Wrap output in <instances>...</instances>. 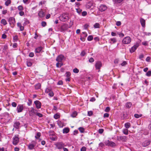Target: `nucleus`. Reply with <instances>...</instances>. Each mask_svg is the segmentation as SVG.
I'll return each instance as SVG.
<instances>
[{"mask_svg":"<svg viewBox=\"0 0 151 151\" xmlns=\"http://www.w3.org/2000/svg\"><path fill=\"white\" fill-rule=\"evenodd\" d=\"M150 143V142L149 141H146L142 143V145L143 147H146Z\"/></svg>","mask_w":151,"mask_h":151,"instance_id":"19","label":"nucleus"},{"mask_svg":"<svg viewBox=\"0 0 151 151\" xmlns=\"http://www.w3.org/2000/svg\"><path fill=\"white\" fill-rule=\"evenodd\" d=\"M109 40L112 41V42L113 44L115 43L116 42V40L115 38H114L110 39Z\"/></svg>","mask_w":151,"mask_h":151,"instance_id":"29","label":"nucleus"},{"mask_svg":"<svg viewBox=\"0 0 151 151\" xmlns=\"http://www.w3.org/2000/svg\"><path fill=\"white\" fill-rule=\"evenodd\" d=\"M125 127L126 129L129 128L130 127V124L129 122H127L125 124Z\"/></svg>","mask_w":151,"mask_h":151,"instance_id":"28","label":"nucleus"},{"mask_svg":"<svg viewBox=\"0 0 151 151\" xmlns=\"http://www.w3.org/2000/svg\"><path fill=\"white\" fill-rule=\"evenodd\" d=\"M1 24H3L4 25H5L7 24V22L6 20L4 19H3L1 20Z\"/></svg>","mask_w":151,"mask_h":151,"instance_id":"21","label":"nucleus"},{"mask_svg":"<svg viewBox=\"0 0 151 151\" xmlns=\"http://www.w3.org/2000/svg\"><path fill=\"white\" fill-rule=\"evenodd\" d=\"M142 44L146 46L148 45V42L147 41H145L144 42H143L142 43Z\"/></svg>","mask_w":151,"mask_h":151,"instance_id":"54","label":"nucleus"},{"mask_svg":"<svg viewBox=\"0 0 151 151\" xmlns=\"http://www.w3.org/2000/svg\"><path fill=\"white\" fill-rule=\"evenodd\" d=\"M34 103L36 105L37 109H40L41 106V103L39 101H34Z\"/></svg>","mask_w":151,"mask_h":151,"instance_id":"14","label":"nucleus"},{"mask_svg":"<svg viewBox=\"0 0 151 151\" xmlns=\"http://www.w3.org/2000/svg\"><path fill=\"white\" fill-rule=\"evenodd\" d=\"M29 102L27 104L28 106H30L32 104V101L30 99H29Z\"/></svg>","mask_w":151,"mask_h":151,"instance_id":"61","label":"nucleus"},{"mask_svg":"<svg viewBox=\"0 0 151 151\" xmlns=\"http://www.w3.org/2000/svg\"><path fill=\"white\" fill-rule=\"evenodd\" d=\"M146 75L148 76H150L151 75V71L149 70L146 74Z\"/></svg>","mask_w":151,"mask_h":151,"instance_id":"44","label":"nucleus"},{"mask_svg":"<svg viewBox=\"0 0 151 151\" xmlns=\"http://www.w3.org/2000/svg\"><path fill=\"white\" fill-rule=\"evenodd\" d=\"M60 115L58 114H55L54 116V118L56 119H57L60 117Z\"/></svg>","mask_w":151,"mask_h":151,"instance_id":"38","label":"nucleus"},{"mask_svg":"<svg viewBox=\"0 0 151 151\" xmlns=\"http://www.w3.org/2000/svg\"><path fill=\"white\" fill-rule=\"evenodd\" d=\"M99 26L100 24L99 23H96L94 25V27L95 28H99Z\"/></svg>","mask_w":151,"mask_h":151,"instance_id":"35","label":"nucleus"},{"mask_svg":"<svg viewBox=\"0 0 151 151\" xmlns=\"http://www.w3.org/2000/svg\"><path fill=\"white\" fill-rule=\"evenodd\" d=\"M36 114L40 117H42L43 116L42 114L40 113L36 112Z\"/></svg>","mask_w":151,"mask_h":151,"instance_id":"46","label":"nucleus"},{"mask_svg":"<svg viewBox=\"0 0 151 151\" xmlns=\"http://www.w3.org/2000/svg\"><path fill=\"white\" fill-rule=\"evenodd\" d=\"M41 84L40 83H38L35 86V88L36 89H40L41 87Z\"/></svg>","mask_w":151,"mask_h":151,"instance_id":"27","label":"nucleus"},{"mask_svg":"<svg viewBox=\"0 0 151 151\" xmlns=\"http://www.w3.org/2000/svg\"><path fill=\"white\" fill-rule=\"evenodd\" d=\"M127 64V63L126 61H123L122 63H121V65L122 66H125Z\"/></svg>","mask_w":151,"mask_h":151,"instance_id":"42","label":"nucleus"},{"mask_svg":"<svg viewBox=\"0 0 151 151\" xmlns=\"http://www.w3.org/2000/svg\"><path fill=\"white\" fill-rule=\"evenodd\" d=\"M38 15L40 17H44L45 14L44 12L42 11V10L41 9L38 13Z\"/></svg>","mask_w":151,"mask_h":151,"instance_id":"18","label":"nucleus"},{"mask_svg":"<svg viewBox=\"0 0 151 151\" xmlns=\"http://www.w3.org/2000/svg\"><path fill=\"white\" fill-rule=\"evenodd\" d=\"M37 110L35 109L33 107L31 108V110L29 111V116H32L34 114H35L36 113Z\"/></svg>","mask_w":151,"mask_h":151,"instance_id":"8","label":"nucleus"},{"mask_svg":"<svg viewBox=\"0 0 151 151\" xmlns=\"http://www.w3.org/2000/svg\"><path fill=\"white\" fill-rule=\"evenodd\" d=\"M19 138L18 137L15 136L13 139V143L14 145H16L19 142Z\"/></svg>","mask_w":151,"mask_h":151,"instance_id":"11","label":"nucleus"},{"mask_svg":"<svg viewBox=\"0 0 151 151\" xmlns=\"http://www.w3.org/2000/svg\"><path fill=\"white\" fill-rule=\"evenodd\" d=\"M144 34L146 35H151V32H144Z\"/></svg>","mask_w":151,"mask_h":151,"instance_id":"62","label":"nucleus"},{"mask_svg":"<svg viewBox=\"0 0 151 151\" xmlns=\"http://www.w3.org/2000/svg\"><path fill=\"white\" fill-rule=\"evenodd\" d=\"M86 148L85 147H83L81 149V151H86Z\"/></svg>","mask_w":151,"mask_h":151,"instance_id":"47","label":"nucleus"},{"mask_svg":"<svg viewBox=\"0 0 151 151\" xmlns=\"http://www.w3.org/2000/svg\"><path fill=\"white\" fill-rule=\"evenodd\" d=\"M123 0H114V3L115 4L120 3L122 2Z\"/></svg>","mask_w":151,"mask_h":151,"instance_id":"34","label":"nucleus"},{"mask_svg":"<svg viewBox=\"0 0 151 151\" xmlns=\"http://www.w3.org/2000/svg\"><path fill=\"white\" fill-rule=\"evenodd\" d=\"M110 110V108L109 107H107L106 108L105 110V111L106 112H109Z\"/></svg>","mask_w":151,"mask_h":151,"instance_id":"49","label":"nucleus"},{"mask_svg":"<svg viewBox=\"0 0 151 151\" xmlns=\"http://www.w3.org/2000/svg\"><path fill=\"white\" fill-rule=\"evenodd\" d=\"M34 56V54L33 52H30L29 54V56L31 57H33Z\"/></svg>","mask_w":151,"mask_h":151,"instance_id":"59","label":"nucleus"},{"mask_svg":"<svg viewBox=\"0 0 151 151\" xmlns=\"http://www.w3.org/2000/svg\"><path fill=\"white\" fill-rule=\"evenodd\" d=\"M11 0H7L5 3V4L6 6H8L11 3Z\"/></svg>","mask_w":151,"mask_h":151,"instance_id":"26","label":"nucleus"},{"mask_svg":"<svg viewBox=\"0 0 151 151\" xmlns=\"http://www.w3.org/2000/svg\"><path fill=\"white\" fill-rule=\"evenodd\" d=\"M122 132L125 135H127L129 133L128 130L127 129H124L123 130Z\"/></svg>","mask_w":151,"mask_h":151,"instance_id":"24","label":"nucleus"},{"mask_svg":"<svg viewBox=\"0 0 151 151\" xmlns=\"http://www.w3.org/2000/svg\"><path fill=\"white\" fill-rule=\"evenodd\" d=\"M146 60L148 62H150V57H147L146 58Z\"/></svg>","mask_w":151,"mask_h":151,"instance_id":"64","label":"nucleus"},{"mask_svg":"<svg viewBox=\"0 0 151 151\" xmlns=\"http://www.w3.org/2000/svg\"><path fill=\"white\" fill-rule=\"evenodd\" d=\"M68 28V26L67 24H63L60 29V31L61 32H64Z\"/></svg>","mask_w":151,"mask_h":151,"instance_id":"7","label":"nucleus"},{"mask_svg":"<svg viewBox=\"0 0 151 151\" xmlns=\"http://www.w3.org/2000/svg\"><path fill=\"white\" fill-rule=\"evenodd\" d=\"M64 56L63 55H59L56 59V61L58 62H61L62 61L65 59Z\"/></svg>","mask_w":151,"mask_h":151,"instance_id":"9","label":"nucleus"},{"mask_svg":"<svg viewBox=\"0 0 151 151\" xmlns=\"http://www.w3.org/2000/svg\"><path fill=\"white\" fill-rule=\"evenodd\" d=\"M102 66V63L101 62L98 61L95 64V67L96 69H99Z\"/></svg>","mask_w":151,"mask_h":151,"instance_id":"12","label":"nucleus"},{"mask_svg":"<svg viewBox=\"0 0 151 151\" xmlns=\"http://www.w3.org/2000/svg\"><path fill=\"white\" fill-rule=\"evenodd\" d=\"M100 134H102L104 132V129H99L98 130Z\"/></svg>","mask_w":151,"mask_h":151,"instance_id":"55","label":"nucleus"},{"mask_svg":"<svg viewBox=\"0 0 151 151\" xmlns=\"http://www.w3.org/2000/svg\"><path fill=\"white\" fill-rule=\"evenodd\" d=\"M132 105V104L130 102H127L126 104V106L127 108H130Z\"/></svg>","mask_w":151,"mask_h":151,"instance_id":"22","label":"nucleus"},{"mask_svg":"<svg viewBox=\"0 0 151 151\" xmlns=\"http://www.w3.org/2000/svg\"><path fill=\"white\" fill-rule=\"evenodd\" d=\"M73 72H74L75 73H78L79 72V70L77 68H75L73 69Z\"/></svg>","mask_w":151,"mask_h":151,"instance_id":"43","label":"nucleus"},{"mask_svg":"<svg viewBox=\"0 0 151 151\" xmlns=\"http://www.w3.org/2000/svg\"><path fill=\"white\" fill-rule=\"evenodd\" d=\"M60 20L63 22H65L68 19V15L67 13H64L59 17Z\"/></svg>","mask_w":151,"mask_h":151,"instance_id":"1","label":"nucleus"},{"mask_svg":"<svg viewBox=\"0 0 151 151\" xmlns=\"http://www.w3.org/2000/svg\"><path fill=\"white\" fill-rule=\"evenodd\" d=\"M43 48L41 46L35 49V52L36 53H39L42 52Z\"/></svg>","mask_w":151,"mask_h":151,"instance_id":"16","label":"nucleus"},{"mask_svg":"<svg viewBox=\"0 0 151 151\" xmlns=\"http://www.w3.org/2000/svg\"><path fill=\"white\" fill-rule=\"evenodd\" d=\"M20 123L19 122H16L14 123V127L16 128H18L19 127Z\"/></svg>","mask_w":151,"mask_h":151,"instance_id":"25","label":"nucleus"},{"mask_svg":"<svg viewBox=\"0 0 151 151\" xmlns=\"http://www.w3.org/2000/svg\"><path fill=\"white\" fill-rule=\"evenodd\" d=\"M32 65V63L30 61L27 62V65L28 66H31Z\"/></svg>","mask_w":151,"mask_h":151,"instance_id":"48","label":"nucleus"},{"mask_svg":"<svg viewBox=\"0 0 151 151\" xmlns=\"http://www.w3.org/2000/svg\"><path fill=\"white\" fill-rule=\"evenodd\" d=\"M55 145L57 148L59 150L62 149V148L65 146L62 142H57L55 144Z\"/></svg>","mask_w":151,"mask_h":151,"instance_id":"4","label":"nucleus"},{"mask_svg":"<svg viewBox=\"0 0 151 151\" xmlns=\"http://www.w3.org/2000/svg\"><path fill=\"white\" fill-rule=\"evenodd\" d=\"M88 115L89 116H91L93 114V112L92 111H88Z\"/></svg>","mask_w":151,"mask_h":151,"instance_id":"57","label":"nucleus"},{"mask_svg":"<svg viewBox=\"0 0 151 151\" xmlns=\"http://www.w3.org/2000/svg\"><path fill=\"white\" fill-rule=\"evenodd\" d=\"M78 129L81 133L85 131L84 129L82 127H80Z\"/></svg>","mask_w":151,"mask_h":151,"instance_id":"33","label":"nucleus"},{"mask_svg":"<svg viewBox=\"0 0 151 151\" xmlns=\"http://www.w3.org/2000/svg\"><path fill=\"white\" fill-rule=\"evenodd\" d=\"M105 144L106 145L109 146L114 147L116 146L115 143L109 140L106 141L105 142Z\"/></svg>","mask_w":151,"mask_h":151,"instance_id":"6","label":"nucleus"},{"mask_svg":"<svg viewBox=\"0 0 151 151\" xmlns=\"http://www.w3.org/2000/svg\"><path fill=\"white\" fill-rule=\"evenodd\" d=\"M93 39V37L91 35H89L88 37V40L91 41Z\"/></svg>","mask_w":151,"mask_h":151,"instance_id":"39","label":"nucleus"},{"mask_svg":"<svg viewBox=\"0 0 151 151\" xmlns=\"http://www.w3.org/2000/svg\"><path fill=\"white\" fill-rule=\"evenodd\" d=\"M94 59L92 58H90L89 60V62H90V63L93 62H94Z\"/></svg>","mask_w":151,"mask_h":151,"instance_id":"56","label":"nucleus"},{"mask_svg":"<svg viewBox=\"0 0 151 151\" xmlns=\"http://www.w3.org/2000/svg\"><path fill=\"white\" fill-rule=\"evenodd\" d=\"M140 22L142 27H145V20L141 18L140 19Z\"/></svg>","mask_w":151,"mask_h":151,"instance_id":"17","label":"nucleus"},{"mask_svg":"<svg viewBox=\"0 0 151 151\" xmlns=\"http://www.w3.org/2000/svg\"><path fill=\"white\" fill-rule=\"evenodd\" d=\"M48 95L50 97H52L54 96V93L51 90L48 93Z\"/></svg>","mask_w":151,"mask_h":151,"instance_id":"37","label":"nucleus"},{"mask_svg":"<svg viewBox=\"0 0 151 151\" xmlns=\"http://www.w3.org/2000/svg\"><path fill=\"white\" fill-rule=\"evenodd\" d=\"M121 24V22L120 21H117L116 22V25L117 26H119Z\"/></svg>","mask_w":151,"mask_h":151,"instance_id":"63","label":"nucleus"},{"mask_svg":"<svg viewBox=\"0 0 151 151\" xmlns=\"http://www.w3.org/2000/svg\"><path fill=\"white\" fill-rule=\"evenodd\" d=\"M19 14L20 16H22L24 15V12L23 11H20L19 12Z\"/></svg>","mask_w":151,"mask_h":151,"instance_id":"52","label":"nucleus"},{"mask_svg":"<svg viewBox=\"0 0 151 151\" xmlns=\"http://www.w3.org/2000/svg\"><path fill=\"white\" fill-rule=\"evenodd\" d=\"M9 22L10 24L14 25L15 23V19L13 17H10L9 18Z\"/></svg>","mask_w":151,"mask_h":151,"instance_id":"15","label":"nucleus"},{"mask_svg":"<svg viewBox=\"0 0 151 151\" xmlns=\"http://www.w3.org/2000/svg\"><path fill=\"white\" fill-rule=\"evenodd\" d=\"M87 14V12L85 11H84L82 13V15L83 16H84L86 15Z\"/></svg>","mask_w":151,"mask_h":151,"instance_id":"60","label":"nucleus"},{"mask_svg":"<svg viewBox=\"0 0 151 151\" xmlns=\"http://www.w3.org/2000/svg\"><path fill=\"white\" fill-rule=\"evenodd\" d=\"M51 90V89L50 88H47L45 90V92L47 93H48Z\"/></svg>","mask_w":151,"mask_h":151,"instance_id":"41","label":"nucleus"},{"mask_svg":"<svg viewBox=\"0 0 151 151\" xmlns=\"http://www.w3.org/2000/svg\"><path fill=\"white\" fill-rule=\"evenodd\" d=\"M40 135L41 133L40 132H38L37 134V137L36 136H35V137L36 139H38L39 137H40Z\"/></svg>","mask_w":151,"mask_h":151,"instance_id":"45","label":"nucleus"},{"mask_svg":"<svg viewBox=\"0 0 151 151\" xmlns=\"http://www.w3.org/2000/svg\"><path fill=\"white\" fill-rule=\"evenodd\" d=\"M69 132V129L68 128H65L63 130V133H67Z\"/></svg>","mask_w":151,"mask_h":151,"instance_id":"20","label":"nucleus"},{"mask_svg":"<svg viewBox=\"0 0 151 151\" xmlns=\"http://www.w3.org/2000/svg\"><path fill=\"white\" fill-rule=\"evenodd\" d=\"M18 9L20 11H23L24 10V8L22 6L20 5L17 7Z\"/></svg>","mask_w":151,"mask_h":151,"instance_id":"32","label":"nucleus"},{"mask_svg":"<svg viewBox=\"0 0 151 151\" xmlns=\"http://www.w3.org/2000/svg\"><path fill=\"white\" fill-rule=\"evenodd\" d=\"M131 41L130 37L128 36L124 37L122 40L123 43L124 44H129Z\"/></svg>","mask_w":151,"mask_h":151,"instance_id":"3","label":"nucleus"},{"mask_svg":"<svg viewBox=\"0 0 151 151\" xmlns=\"http://www.w3.org/2000/svg\"><path fill=\"white\" fill-rule=\"evenodd\" d=\"M12 105L13 107H16L17 106V104L15 102H13L12 104Z\"/></svg>","mask_w":151,"mask_h":151,"instance_id":"50","label":"nucleus"},{"mask_svg":"<svg viewBox=\"0 0 151 151\" xmlns=\"http://www.w3.org/2000/svg\"><path fill=\"white\" fill-rule=\"evenodd\" d=\"M46 22L45 21H43L41 22V25L43 27H45L46 26Z\"/></svg>","mask_w":151,"mask_h":151,"instance_id":"40","label":"nucleus"},{"mask_svg":"<svg viewBox=\"0 0 151 151\" xmlns=\"http://www.w3.org/2000/svg\"><path fill=\"white\" fill-rule=\"evenodd\" d=\"M35 146V145L34 144H29L28 146V147L29 149L30 150H32L33 149L34 147Z\"/></svg>","mask_w":151,"mask_h":151,"instance_id":"23","label":"nucleus"},{"mask_svg":"<svg viewBox=\"0 0 151 151\" xmlns=\"http://www.w3.org/2000/svg\"><path fill=\"white\" fill-rule=\"evenodd\" d=\"M66 76L67 77H69L70 76V73L69 72H67L66 73Z\"/></svg>","mask_w":151,"mask_h":151,"instance_id":"51","label":"nucleus"},{"mask_svg":"<svg viewBox=\"0 0 151 151\" xmlns=\"http://www.w3.org/2000/svg\"><path fill=\"white\" fill-rule=\"evenodd\" d=\"M86 54V51L85 50L82 51L80 54L81 56L83 57L85 56Z\"/></svg>","mask_w":151,"mask_h":151,"instance_id":"31","label":"nucleus"},{"mask_svg":"<svg viewBox=\"0 0 151 151\" xmlns=\"http://www.w3.org/2000/svg\"><path fill=\"white\" fill-rule=\"evenodd\" d=\"M127 137L125 136H118L117 137V140L119 141L125 142L127 141Z\"/></svg>","mask_w":151,"mask_h":151,"instance_id":"2","label":"nucleus"},{"mask_svg":"<svg viewBox=\"0 0 151 151\" xmlns=\"http://www.w3.org/2000/svg\"><path fill=\"white\" fill-rule=\"evenodd\" d=\"M139 46V44L138 43H136L133 47H132L131 49L130 50V52L131 53H132L134 52Z\"/></svg>","mask_w":151,"mask_h":151,"instance_id":"10","label":"nucleus"},{"mask_svg":"<svg viewBox=\"0 0 151 151\" xmlns=\"http://www.w3.org/2000/svg\"><path fill=\"white\" fill-rule=\"evenodd\" d=\"M77 115V113L76 111H74L71 114V116L73 117H76Z\"/></svg>","mask_w":151,"mask_h":151,"instance_id":"30","label":"nucleus"},{"mask_svg":"<svg viewBox=\"0 0 151 151\" xmlns=\"http://www.w3.org/2000/svg\"><path fill=\"white\" fill-rule=\"evenodd\" d=\"M82 34L83 35H82V36H83V37H87V35L86 32H83Z\"/></svg>","mask_w":151,"mask_h":151,"instance_id":"58","label":"nucleus"},{"mask_svg":"<svg viewBox=\"0 0 151 151\" xmlns=\"http://www.w3.org/2000/svg\"><path fill=\"white\" fill-rule=\"evenodd\" d=\"M24 108V106L23 104L18 105L17 108V113H19L22 112Z\"/></svg>","mask_w":151,"mask_h":151,"instance_id":"5","label":"nucleus"},{"mask_svg":"<svg viewBox=\"0 0 151 151\" xmlns=\"http://www.w3.org/2000/svg\"><path fill=\"white\" fill-rule=\"evenodd\" d=\"M142 116V114H135L134 115V116L137 118H139L141 117Z\"/></svg>","mask_w":151,"mask_h":151,"instance_id":"36","label":"nucleus"},{"mask_svg":"<svg viewBox=\"0 0 151 151\" xmlns=\"http://www.w3.org/2000/svg\"><path fill=\"white\" fill-rule=\"evenodd\" d=\"M119 60L118 59H116L114 60V63L115 64H118L119 63Z\"/></svg>","mask_w":151,"mask_h":151,"instance_id":"53","label":"nucleus"},{"mask_svg":"<svg viewBox=\"0 0 151 151\" xmlns=\"http://www.w3.org/2000/svg\"><path fill=\"white\" fill-rule=\"evenodd\" d=\"M107 9L106 6L104 5H101L99 8V10L101 12H103L106 10Z\"/></svg>","mask_w":151,"mask_h":151,"instance_id":"13","label":"nucleus"}]
</instances>
